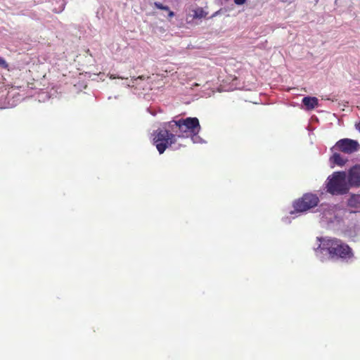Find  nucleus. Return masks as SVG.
Instances as JSON below:
<instances>
[{
  "mask_svg": "<svg viewBox=\"0 0 360 360\" xmlns=\"http://www.w3.org/2000/svg\"><path fill=\"white\" fill-rule=\"evenodd\" d=\"M193 14L188 15L186 17V20H188L189 18H192V19H197V18H205L207 15V13L205 12L202 8L198 7L192 11Z\"/></svg>",
  "mask_w": 360,
  "mask_h": 360,
  "instance_id": "obj_10",
  "label": "nucleus"
},
{
  "mask_svg": "<svg viewBox=\"0 0 360 360\" xmlns=\"http://www.w3.org/2000/svg\"><path fill=\"white\" fill-rule=\"evenodd\" d=\"M319 197L314 193H307L304 194L293 202V207L297 212H306L318 205Z\"/></svg>",
  "mask_w": 360,
  "mask_h": 360,
  "instance_id": "obj_5",
  "label": "nucleus"
},
{
  "mask_svg": "<svg viewBox=\"0 0 360 360\" xmlns=\"http://www.w3.org/2000/svg\"><path fill=\"white\" fill-rule=\"evenodd\" d=\"M347 205L356 210L360 209V195H352L348 200Z\"/></svg>",
  "mask_w": 360,
  "mask_h": 360,
  "instance_id": "obj_11",
  "label": "nucleus"
},
{
  "mask_svg": "<svg viewBox=\"0 0 360 360\" xmlns=\"http://www.w3.org/2000/svg\"><path fill=\"white\" fill-rule=\"evenodd\" d=\"M320 241L319 249L326 252L332 259H351L354 257L352 249L342 240L336 238H318Z\"/></svg>",
  "mask_w": 360,
  "mask_h": 360,
  "instance_id": "obj_1",
  "label": "nucleus"
},
{
  "mask_svg": "<svg viewBox=\"0 0 360 360\" xmlns=\"http://www.w3.org/2000/svg\"><path fill=\"white\" fill-rule=\"evenodd\" d=\"M153 143L160 154H162L167 148L176 144L179 139L176 134L171 131L165 124V127L158 129L153 133Z\"/></svg>",
  "mask_w": 360,
  "mask_h": 360,
  "instance_id": "obj_3",
  "label": "nucleus"
},
{
  "mask_svg": "<svg viewBox=\"0 0 360 360\" xmlns=\"http://www.w3.org/2000/svg\"><path fill=\"white\" fill-rule=\"evenodd\" d=\"M355 128L360 132V122L355 124Z\"/></svg>",
  "mask_w": 360,
  "mask_h": 360,
  "instance_id": "obj_15",
  "label": "nucleus"
},
{
  "mask_svg": "<svg viewBox=\"0 0 360 360\" xmlns=\"http://www.w3.org/2000/svg\"><path fill=\"white\" fill-rule=\"evenodd\" d=\"M246 0H234L236 5H243L245 3Z\"/></svg>",
  "mask_w": 360,
  "mask_h": 360,
  "instance_id": "obj_14",
  "label": "nucleus"
},
{
  "mask_svg": "<svg viewBox=\"0 0 360 360\" xmlns=\"http://www.w3.org/2000/svg\"><path fill=\"white\" fill-rule=\"evenodd\" d=\"M359 148V144L357 141L350 139H342L336 142L330 150L332 151L339 150L345 154H352L357 151Z\"/></svg>",
  "mask_w": 360,
  "mask_h": 360,
  "instance_id": "obj_6",
  "label": "nucleus"
},
{
  "mask_svg": "<svg viewBox=\"0 0 360 360\" xmlns=\"http://www.w3.org/2000/svg\"><path fill=\"white\" fill-rule=\"evenodd\" d=\"M155 6L160 10H165L168 11V17L169 18H172L174 16V13L169 10V8L167 6H164L160 2H155L154 3Z\"/></svg>",
  "mask_w": 360,
  "mask_h": 360,
  "instance_id": "obj_12",
  "label": "nucleus"
},
{
  "mask_svg": "<svg viewBox=\"0 0 360 360\" xmlns=\"http://www.w3.org/2000/svg\"><path fill=\"white\" fill-rule=\"evenodd\" d=\"M302 103L304 105L307 110H311L318 106L319 101L316 97L307 96L303 98Z\"/></svg>",
  "mask_w": 360,
  "mask_h": 360,
  "instance_id": "obj_8",
  "label": "nucleus"
},
{
  "mask_svg": "<svg viewBox=\"0 0 360 360\" xmlns=\"http://www.w3.org/2000/svg\"><path fill=\"white\" fill-rule=\"evenodd\" d=\"M326 191L331 195H338L347 193L349 186L347 182L345 172H335L327 178L326 182Z\"/></svg>",
  "mask_w": 360,
  "mask_h": 360,
  "instance_id": "obj_4",
  "label": "nucleus"
},
{
  "mask_svg": "<svg viewBox=\"0 0 360 360\" xmlns=\"http://www.w3.org/2000/svg\"><path fill=\"white\" fill-rule=\"evenodd\" d=\"M0 67L3 68L4 69L8 68V64L5 60V59L1 57H0Z\"/></svg>",
  "mask_w": 360,
  "mask_h": 360,
  "instance_id": "obj_13",
  "label": "nucleus"
},
{
  "mask_svg": "<svg viewBox=\"0 0 360 360\" xmlns=\"http://www.w3.org/2000/svg\"><path fill=\"white\" fill-rule=\"evenodd\" d=\"M347 181L349 186H360V165H355L349 170Z\"/></svg>",
  "mask_w": 360,
  "mask_h": 360,
  "instance_id": "obj_7",
  "label": "nucleus"
},
{
  "mask_svg": "<svg viewBox=\"0 0 360 360\" xmlns=\"http://www.w3.org/2000/svg\"><path fill=\"white\" fill-rule=\"evenodd\" d=\"M171 131L175 132L178 138H193L197 136L201 127L197 117H186L172 120L166 123Z\"/></svg>",
  "mask_w": 360,
  "mask_h": 360,
  "instance_id": "obj_2",
  "label": "nucleus"
},
{
  "mask_svg": "<svg viewBox=\"0 0 360 360\" xmlns=\"http://www.w3.org/2000/svg\"><path fill=\"white\" fill-rule=\"evenodd\" d=\"M330 162L338 166H343L346 163L347 159H345L340 153L335 151L330 158Z\"/></svg>",
  "mask_w": 360,
  "mask_h": 360,
  "instance_id": "obj_9",
  "label": "nucleus"
}]
</instances>
